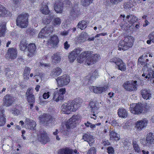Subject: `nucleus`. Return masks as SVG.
Wrapping results in <instances>:
<instances>
[{
	"label": "nucleus",
	"mask_w": 154,
	"mask_h": 154,
	"mask_svg": "<svg viewBox=\"0 0 154 154\" xmlns=\"http://www.w3.org/2000/svg\"><path fill=\"white\" fill-rule=\"evenodd\" d=\"M2 8H0V16H4L7 14V11L6 8L2 5Z\"/></svg>",
	"instance_id": "52"
},
{
	"label": "nucleus",
	"mask_w": 154,
	"mask_h": 154,
	"mask_svg": "<svg viewBox=\"0 0 154 154\" xmlns=\"http://www.w3.org/2000/svg\"><path fill=\"white\" fill-rule=\"evenodd\" d=\"M88 38L87 34L86 32H84L81 34L78 38V40L79 42L83 43L85 42Z\"/></svg>",
	"instance_id": "37"
},
{
	"label": "nucleus",
	"mask_w": 154,
	"mask_h": 154,
	"mask_svg": "<svg viewBox=\"0 0 154 154\" xmlns=\"http://www.w3.org/2000/svg\"><path fill=\"white\" fill-rule=\"evenodd\" d=\"M132 145L135 152L138 153L140 152V148L137 143V142L135 140H132Z\"/></svg>",
	"instance_id": "41"
},
{
	"label": "nucleus",
	"mask_w": 154,
	"mask_h": 154,
	"mask_svg": "<svg viewBox=\"0 0 154 154\" xmlns=\"http://www.w3.org/2000/svg\"><path fill=\"white\" fill-rule=\"evenodd\" d=\"M122 0H104V3L107 5H109L111 4H117Z\"/></svg>",
	"instance_id": "47"
},
{
	"label": "nucleus",
	"mask_w": 154,
	"mask_h": 154,
	"mask_svg": "<svg viewBox=\"0 0 154 154\" xmlns=\"http://www.w3.org/2000/svg\"><path fill=\"white\" fill-rule=\"evenodd\" d=\"M149 106L146 103L138 104L132 106L131 112L134 114H140L146 112L148 110Z\"/></svg>",
	"instance_id": "3"
},
{
	"label": "nucleus",
	"mask_w": 154,
	"mask_h": 154,
	"mask_svg": "<svg viewBox=\"0 0 154 154\" xmlns=\"http://www.w3.org/2000/svg\"><path fill=\"white\" fill-rule=\"evenodd\" d=\"M98 75L97 72L96 71H95L91 75H90L87 76L86 77V79H88V82L90 81L91 82V81L94 80L98 76Z\"/></svg>",
	"instance_id": "36"
},
{
	"label": "nucleus",
	"mask_w": 154,
	"mask_h": 154,
	"mask_svg": "<svg viewBox=\"0 0 154 154\" xmlns=\"http://www.w3.org/2000/svg\"><path fill=\"white\" fill-rule=\"evenodd\" d=\"M14 98L11 95L7 94L4 97L3 100L5 106H11L14 101Z\"/></svg>",
	"instance_id": "17"
},
{
	"label": "nucleus",
	"mask_w": 154,
	"mask_h": 154,
	"mask_svg": "<svg viewBox=\"0 0 154 154\" xmlns=\"http://www.w3.org/2000/svg\"><path fill=\"white\" fill-rule=\"evenodd\" d=\"M29 15L26 13H23L19 15L16 20L17 25L21 28H25L28 24Z\"/></svg>",
	"instance_id": "5"
},
{
	"label": "nucleus",
	"mask_w": 154,
	"mask_h": 154,
	"mask_svg": "<svg viewBox=\"0 0 154 154\" xmlns=\"http://www.w3.org/2000/svg\"><path fill=\"white\" fill-rule=\"evenodd\" d=\"M82 101L80 99H76L63 104L61 106V111L66 114H69L71 111H75L80 106Z\"/></svg>",
	"instance_id": "1"
},
{
	"label": "nucleus",
	"mask_w": 154,
	"mask_h": 154,
	"mask_svg": "<svg viewBox=\"0 0 154 154\" xmlns=\"http://www.w3.org/2000/svg\"><path fill=\"white\" fill-rule=\"evenodd\" d=\"M31 69L30 68L28 67H25L24 69L23 73L27 74H29Z\"/></svg>",
	"instance_id": "58"
},
{
	"label": "nucleus",
	"mask_w": 154,
	"mask_h": 154,
	"mask_svg": "<svg viewBox=\"0 0 154 154\" xmlns=\"http://www.w3.org/2000/svg\"><path fill=\"white\" fill-rule=\"evenodd\" d=\"M82 50V48H78L72 51L69 56V61L71 62H73Z\"/></svg>",
	"instance_id": "15"
},
{
	"label": "nucleus",
	"mask_w": 154,
	"mask_h": 154,
	"mask_svg": "<svg viewBox=\"0 0 154 154\" xmlns=\"http://www.w3.org/2000/svg\"><path fill=\"white\" fill-rule=\"evenodd\" d=\"M5 75L8 79H11L13 77V75L14 73V71L9 68H7L5 70Z\"/></svg>",
	"instance_id": "35"
},
{
	"label": "nucleus",
	"mask_w": 154,
	"mask_h": 154,
	"mask_svg": "<svg viewBox=\"0 0 154 154\" xmlns=\"http://www.w3.org/2000/svg\"><path fill=\"white\" fill-rule=\"evenodd\" d=\"M148 38L151 39L152 42L154 43V31L151 32L148 36Z\"/></svg>",
	"instance_id": "59"
},
{
	"label": "nucleus",
	"mask_w": 154,
	"mask_h": 154,
	"mask_svg": "<svg viewBox=\"0 0 154 154\" xmlns=\"http://www.w3.org/2000/svg\"><path fill=\"white\" fill-rule=\"evenodd\" d=\"M130 145V143L126 141L124 142V147L125 149H128L129 146Z\"/></svg>",
	"instance_id": "63"
},
{
	"label": "nucleus",
	"mask_w": 154,
	"mask_h": 154,
	"mask_svg": "<svg viewBox=\"0 0 154 154\" xmlns=\"http://www.w3.org/2000/svg\"><path fill=\"white\" fill-rule=\"evenodd\" d=\"M61 23L60 19L58 17L53 18L52 23L54 26H59Z\"/></svg>",
	"instance_id": "45"
},
{
	"label": "nucleus",
	"mask_w": 154,
	"mask_h": 154,
	"mask_svg": "<svg viewBox=\"0 0 154 154\" xmlns=\"http://www.w3.org/2000/svg\"><path fill=\"white\" fill-rule=\"evenodd\" d=\"M56 80L58 86H63L67 85L70 82L69 76L66 75H64L58 77Z\"/></svg>",
	"instance_id": "12"
},
{
	"label": "nucleus",
	"mask_w": 154,
	"mask_h": 154,
	"mask_svg": "<svg viewBox=\"0 0 154 154\" xmlns=\"http://www.w3.org/2000/svg\"><path fill=\"white\" fill-rule=\"evenodd\" d=\"M137 81H136L130 82L127 81L125 82L123 86L126 91H129L137 90Z\"/></svg>",
	"instance_id": "10"
},
{
	"label": "nucleus",
	"mask_w": 154,
	"mask_h": 154,
	"mask_svg": "<svg viewBox=\"0 0 154 154\" xmlns=\"http://www.w3.org/2000/svg\"><path fill=\"white\" fill-rule=\"evenodd\" d=\"M62 72V70L59 67H57L53 69L51 75L53 77H55L60 75Z\"/></svg>",
	"instance_id": "32"
},
{
	"label": "nucleus",
	"mask_w": 154,
	"mask_h": 154,
	"mask_svg": "<svg viewBox=\"0 0 154 154\" xmlns=\"http://www.w3.org/2000/svg\"><path fill=\"white\" fill-rule=\"evenodd\" d=\"M140 93L142 97L144 99H149L151 97V91L149 89H143L141 90Z\"/></svg>",
	"instance_id": "22"
},
{
	"label": "nucleus",
	"mask_w": 154,
	"mask_h": 154,
	"mask_svg": "<svg viewBox=\"0 0 154 154\" xmlns=\"http://www.w3.org/2000/svg\"><path fill=\"white\" fill-rule=\"evenodd\" d=\"M54 16L53 14H49L48 18H45L43 19L42 22L45 24H48L50 22V20L53 19Z\"/></svg>",
	"instance_id": "46"
},
{
	"label": "nucleus",
	"mask_w": 154,
	"mask_h": 154,
	"mask_svg": "<svg viewBox=\"0 0 154 154\" xmlns=\"http://www.w3.org/2000/svg\"><path fill=\"white\" fill-rule=\"evenodd\" d=\"M107 152L109 154H114V148L112 147L109 146L108 147Z\"/></svg>",
	"instance_id": "57"
},
{
	"label": "nucleus",
	"mask_w": 154,
	"mask_h": 154,
	"mask_svg": "<svg viewBox=\"0 0 154 154\" xmlns=\"http://www.w3.org/2000/svg\"><path fill=\"white\" fill-rule=\"evenodd\" d=\"M79 8L77 6H74L70 10V14L71 16H76L79 13Z\"/></svg>",
	"instance_id": "38"
},
{
	"label": "nucleus",
	"mask_w": 154,
	"mask_h": 154,
	"mask_svg": "<svg viewBox=\"0 0 154 154\" xmlns=\"http://www.w3.org/2000/svg\"><path fill=\"white\" fill-rule=\"evenodd\" d=\"M140 142L143 145L149 146L151 144H154V134L149 132L147 134L146 138H143L140 139Z\"/></svg>",
	"instance_id": "6"
},
{
	"label": "nucleus",
	"mask_w": 154,
	"mask_h": 154,
	"mask_svg": "<svg viewBox=\"0 0 154 154\" xmlns=\"http://www.w3.org/2000/svg\"><path fill=\"white\" fill-rule=\"evenodd\" d=\"M126 19L129 23L132 24L136 22L137 20L138 19L134 15L130 14L127 16Z\"/></svg>",
	"instance_id": "31"
},
{
	"label": "nucleus",
	"mask_w": 154,
	"mask_h": 154,
	"mask_svg": "<svg viewBox=\"0 0 154 154\" xmlns=\"http://www.w3.org/2000/svg\"><path fill=\"white\" fill-rule=\"evenodd\" d=\"M54 9L57 13H61L63 11V4L62 2L56 1L54 5Z\"/></svg>",
	"instance_id": "19"
},
{
	"label": "nucleus",
	"mask_w": 154,
	"mask_h": 154,
	"mask_svg": "<svg viewBox=\"0 0 154 154\" xmlns=\"http://www.w3.org/2000/svg\"><path fill=\"white\" fill-rule=\"evenodd\" d=\"M93 0H81V4L84 6H88L92 2Z\"/></svg>",
	"instance_id": "49"
},
{
	"label": "nucleus",
	"mask_w": 154,
	"mask_h": 154,
	"mask_svg": "<svg viewBox=\"0 0 154 154\" xmlns=\"http://www.w3.org/2000/svg\"><path fill=\"white\" fill-rule=\"evenodd\" d=\"M78 115H74L66 122L65 125L67 129L73 128L76 126V123L79 119Z\"/></svg>",
	"instance_id": "8"
},
{
	"label": "nucleus",
	"mask_w": 154,
	"mask_h": 154,
	"mask_svg": "<svg viewBox=\"0 0 154 154\" xmlns=\"http://www.w3.org/2000/svg\"><path fill=\"white\" fill-rule=\"evenodd\" d=\"M73 150L69 147H66L59 149L58 154H73Z\"/></svg>",
	"instance_id": "29"
},
{
	"label": "nucleus",
	"mask_w": 154,
	"mask_h": 154,
	"mask_svg": "<svg viewBox=\"0 0 154 154\" xmlns=\"http://www.w3.org/2000/svg\"><path fill=\"white\" fill-rule=\"evenodd\" d=\"M40 10L42 14H48L50 11L48 6L43 4L42 5V7L40 8Z\"/></svg>",
	"instance_id": "42"
},
{
	"label": "nucleus",
	"mask_w": 154,
	"mask_h": 154,
	"mask_svg": "<svg viewBox=\"0 0 154 154\" xmlns=\"http://www.w3.org/2000/svg\"><path fill=\"white\" fill-rule=\"evenodd\" d=\"M5 111L2 110L0 111V126L4 125L6 122L5 116L4 114Z\"/></svg>",
	"instance_id": "33"
},
{
	"label": "nucleus",
	"mask_w": 154,
	"mask_h": 154,
	"mask_svg": "<svg viewBox=\"0 0 154 154\" xmlns=\"http://www.w3.org/2000/svg\"><path fill=\"white\" fill-rule=\"evenodd\" d=\"M120 59L119 58L116 57H113L109 60V62H114L116 65L117 64L119 61L120 60Z\"/></svg>",
	"instance_id": "54"
},
{
	"label": "nucleus",
	"mask_w": 154,
	"mask_h": 154,
	"mask_svg": "<svg viewBox=\"0 0 154 154\" xmlns=\"http://www.w3.org/2000/svg\"><path fill=\"white\" fill-rule=\"evenodd\" d=\"M58 42V37L56 35H54L48 40V45H50L52 46H55L57 45Z\"/></svg>",
	"instance_id": "28"
},
{
	"label": "nucleus",
	"mask_w": 154,
	"mask_h": 154,
	"mask_svg": "<svg viewBox=\"0 0 154 154\" xmlns=\"http://www.w3.org/2000/svg\"><path fill=\"white\" fill-rule=\"evenodd\" d=\"M26 97H27V100L30 105V108L32 109L35 102L34 95L33 94V90L32 88H29L27 89Z\"/></svg>",
	"instance_id": "9"
},
{
	"label": "nucleus",
	"mask_w": 154,
	"mask_h": 154,
	"mask_svg": "<svg viewBox=\"0 0 154 154\" xmlns=\"http://www.w3.org/2000/svg\"><path fill=\"white\" fill-rule=\"evenodd\" d=\"M41 124L46 126H52L55 123V119L50 115L44 114L39 117Z\"/></svg>",
	"instance_id": "4"
},
{
	"label": "nucleus",
	"mask_w": 154,
	"mask_h": 154,
	"mask_svg": "<svg viewBox=\"0 0 154 154\" xmlns=\"http://www.w3.org/2000/svg\"><path fill=\"white\" fill-rule=\"evenodd\" d=\"M90 52L89 51H85L82 53L77 58L78 62L80 63H82L86 57L90 55Z\"/></svg>",
	"instance_id": "26"
},
{
	"label": "nucleus",
	"mask_w": 154,
	"mask_h": 154,
	"mask_svg": "<svg viewBox=\"0 0 154 154\" xmlns=\"http://www.w3.org/2000/svg\"><path fill=\"white\" fill-rule=\"evenodd\" d=\"M89 108L91 112L93 113H97V111L99 107L97 106V104L93 102H91L89 105Z\"/></svg>",
	"instance_id": "30"
},
{
	"label": "nucleus",
	"mask_w": 154,
	"mask_h": 154,
	"mask_svg": "<svg viewBox=\"0 0 154 154\" xmlns=\"http://www.w3.org/2000/svg\"><path fill=\"white\" fill-rule=\"evenodd\" d=\"M138 63L139 64L142 65H143V72L144 71V67L145 66L147 65L148 66V68H149V64H148L146 63L145 62L144 60L143 59V56H142L140 57L138 59Z\"/></svg>",
	"instance_id": "40"
},
{
	"label": "nucleus",
	"mask_w": 154,
	"mask_h": 154,
	"mask_svg": "<svg viewBox=\"0 0 154 154\" xmlns=\"http://www.w3.org/2000/svg\"><path fill=\"white\" fill-rule=\"evenodd\" d=\"M36 47L34 44H29L28 46V54L27 56L29 57L33 56L35 53Z\"/></svg>",
	"instance_id": "21"
},
{
	"label": "nucleus",
	"mask_w": 154,
	"mask_h": 154,
	"mask_svg": "<svg viewBox=\"0 0 154 154\" xmlns=\"http://www.w3.org/2000/svg\"><path fill=\"white\" fill-rule=\"evenodd\" d=\"M152 67L154 68V64L152 65ZM144 71L142 74V76L143 77L144 79H152V78H154V71L152 69L148 68V66H147L144 67Z\"/></svg>",
	"instance_id": "11"
},
{
	"label": "nucleus",
	"mask_w": 154,
	"mask_h": 154,
	"mask_svg": "<svg viewBox=\"0 0 154 154\" xmlns=\"http://www.w3.org/2000/svg\"><path fill=\"white\" fill-rule=\"evenodd\" d=\"M87 22L85 20H82L79 22L78 24V26L79 28L81 29H83L87 26Z\"/></svg>",
	"instance_id": "44"
},
{
	"label": "nucleus",
	"mask_w": 154,
	"mask_h": 154,
	"mask_svg": "<svg viewBox=\"0 0 154 154\" xmlns=\"http://www.w3.org/2000/svg\"><path fill=\"white\" fill-rule=\"evenodd\" d=\"M134 42L133 37L130 36L125 37L123 40L120 41L118 45L119 50L125 51L131 47Z\"/></svg>",
	"instance_id": "2"
},
{
	"label": "nucleus",
	"mask_w": 154,
	"mask_h": 154,
	"mask_svg": "<svg viewBox=\"0 0 154 154\" xmlns=\"http://www.w3.org/2000/svg\"><path fill=\"white\" fill-rule=\"evenodd\" d=\"M148 122V120L145 119L138 121L135 124V127L138 131H141L146 127Z\"/></svg>",
	"instance_id": "16"
},
{
	"label": "nucleus",
	"mask_w": 154,
	"mask_h": 154,
	"mask_svg": "<svg viewBox=\"0 0 154 154\" xmlns=\"http://www.w3.org/2000/svg\"><path fill=\"white\" fill-rule=\"evenodd\" d=\"M27 44L24 41H22L21 42L20 48L22 51H24L27 47Z\"/></svg>",
	"instance_id": "48"
},
{
	"label": "nucleus",
	"mask_w": 154,
	"mask_h": 154,
	"mask_svg": "<svg viewBox=\"0 0 154 154\" xmlns=\"http://www.w3.org/2000/svg\"><path fill=\"white\" fill-rule=\"evenodd\" d=\"M38 140L42 144H45L49 141V138L46 133H41L38 135Z\"/></svg>",
	"instance_id": "18"
},
{
	"label": "nucleus",
	"mask_w": 154,
	"mask_h": 154,
	"mask_svg": "<svg viewBox=\"0 0 154 154\" xmlns=\"http://www.w3.org/2000/svg\"><path fill=\"white\" fill-rule=\"evenodd\" d=\"M53 31V28L51 27H45L43 28L39 33L38 37L44 38L49 36Z\"/></svg>",
	"instance_id": "13"
},
{
	"label": "nucleus",
	"mask_w": 154,
	"mask_h": 154,
	"mask_svg": "<svg viewBox=\"0 0 154 154\" xmlns=\"http://www.w3.org/2000/svg\"><path fill=\"white\" fill-rule=\"evenodd\" d=\"M66 92L65 88H61L54 91L53 94V99L56 102L62 101L63 99L64 94Z\"/></svg>",
	"instance_id": "7"
},
{
	"label": "nucleus",
	"mask_w": 154,
	"mask_h": 154,
	"mask_svg": "<svg viewBox=\"0 0 154 154\" xmlns=\"http://www.w3.org/2000/svg\"><path fill=\"white\" fill-rule=\"evenodd\" d=\"M110 138L111 140H118L120 139L119 134L114 131H112L109 134Z\"/></svg>",
	"instance_id": "39"
},
{
	"label": "nucleus",
	"mask_w": 154,
	"mask_h": 154,
	"mask_svg": "<svg viewBox=\"0 0 154 154\" xmlns=\"http://www.w3.org/2000/svg\"><path fill=\"white\" fill-rule=\"evenodd\" d=\"M9 111L10 112L15 115H18L20 113V111L15 108H14L13 109H9Z\"/></svg>",
	"instance_id": "51"
},
{
	"label": "nucleus",
	"mask_w": 154,
	"mask_h": 154,
	"mask_svg": "<svg viewBox=\"0 0 154 154\" xmlns=\"http://www.w3.org/2000/svg\"><path fill=\"white\" fill-rule=\"evenodd\" d=\"M116 65L117 66V68L119 69L122 71H124L125 70V64L121 59L117 63Z\"/></svg>",
	"instance_id": "34"
},
{
	"label": "nucleus",
	"mask_w": 154,
	"mask_h": 154,
	"mask_svg": "<svg viewBox=\"0 0 154 154\" xmlns=\"http://www.w3.org/2000/svg\"><path fill=\"white\" fill-rule=\"evenodd\" d=\"M82 139L85 141L87 142L90 146L93 145L94 142V138L90 134L86 133L84 134L83 135Z\"/></svg>",
	"instance_id": "20"
},
{
	"label": "nucleus",
	"mask_w": 154,
	"mask_h": 154,
	"mask_svg": "<svg viewBox=\"0 0 154 154\" xmlns=\"http://www.w3.org/2000/svg\"><path fill=\"white\" fill-rule=\"evenodd\" d=\"M6 31V26L5 23H0V37L3 36Z\"/></svg>",
	"instance_id": "43"
},
{
	"label": "nucleus",
	"mask_w": 154,
	"mask_h": 154,
	"mask_svg": "<svg viewBox=\"0 0 154 154\" xmlns=\"http://www.w3.org/2000/svg\"><path fill=\"white\" fill-rule=\"evenodd\" d=\"M50 96L49 92L45 93L43 95V97L45 99L48 98Z\"/></svg>",
	"instance_id": "62"
},
{
	"label": "nucleus",
	"mask_w": 154,
	"mask_h": 154,
	"mask_svg": "<svg viewBox=\"0 0 154 154\" xmlns=\"http://www.w3.org/2000/svg\"><path fill=\"white\" fill-rule=\"evenodd\" d=\"M86 63L88 65L93 64L94 63V62L91 55L87 58L86 60Z\"/></svg>",
	"instance_id": "50"
},
{
	"label": "nucleus",
	"mask_w": 154,
	"mask_h": 154,
	"mask_svg": "<svg viewBox=\"0 0 154 154\" xmlns=\"http://www.w3.org/2000/svg\"><path fill=\"white\" fill-rule=\"evenodd\" d=\"M87 154H96L95 148L94 147H91Z\"/></svg>",
	"instance_id": "56"
},
{
	"label": "nucleus",
	"mask_w": 154,
	"mask_h": 154,
	"mask_svg": "<svg viewBox=\"0 0 154 154\" xmlns=\"http://www.w3.org/2000/svg\"><path fill=\"white\" fill-rule=\"evenodd\" d=\"M13 5L14 7H16L20 3V0H13Z\"/></svg>",
	"instance_id": "61"
},
{
	"label": "nucleus",
	"mask_w": 154,
	"mask_h": 154,
	"mask_svg": "<svg viewBox=\"0 0 154 154\" xmlns=\"http://www.w3.org/2000/svg\"><path fill=\"white\" fill-rule=\"evenodd\" d=\"M25 123L27 125V128L31 130L35 129L36 126V122L32 120H30L29 119L26 118Z\"/></svg>",
	"instance_id": "25"
},
{
	"label": "nucleus",
	"mask_w": 154,
	"mask_h": 154,
	"mask_svg": "<svg viewBox=\"0 0 154 154\" xmlns=\"http://www.w3.org/2000/svg\"><path fill=\"white\" fill-rule=\"evenodd\" d=\"M117 114L119 117L125 118L128 116L126 110L123 107L119 108L117 111Z\"/></svg>",
	"instance_id": "27"
},
{
	"label": "nucleus",
	"mask_w": 154,
	"mask_h": 154,
	"mask_svg": "<svg viewBox=\"0 0 154 154\" xmlns=\"http://www.w3.org/2000/svg\"><path fill=\"white\" fill-rule=\"evenodd\" d=\"M91 55L92 57L94 63L100 59V57L98 54H96L94 55Z\"/></svg>",
	"instance_id": "53"
},
{
	"label": "nucleus",
	"mask_w": 154,
	"mask_h": 154,
	"mask_svg": "<svg viewBox=\"0 0 154 154\" xmlns=\"http://www.w3.org/2000/svg\"><path fill=\"white\" fill-rule=\"evenodd\" d=\"M43 74H40L39 75H35L34 76V78L36 79L37 82H38L39 80H42V77H43Z\"/></svg>",
	"instance_id": "55"
},
{
	"label": "nucleus",
	"mask_w": 154,
	"mask_h": 154,
	"mask_svg": "<svg viewBox=\"0 0 154 154\" xmlns=\"http://www.w3.org/2000/svg\"><path fill=\"white\" fill-rule=\"evenodd\" d=\"M89 88L91 91L92 90L94 93L97 94H101L103 91L107 90L108 87H96L91 86Z\"/></svg>",
	"instance_id": "24"
},
{
	"label": "nucleus",
	"mask_w": 154,
	"mask_h": 154,
	"mask_svg": "<svg viewBox=\"0 0 154 154\" xmlns=\"http://www.w3.org/2000/svg\"><path fill=\"white\" fill-rule=\"evenodd\" d=\"M131 6L130 5V3L129 2H127L125 3L124 7L125 8H131Z\"/></svg>",
	"instance_id": "64"
},
{
	"label": "nucleus",
	"mask_w": 154,
	"mask_h": 154,
	"mask_svg": "<svg viewBox=\"0 0 154 154\" xmlns=\"http://www.w3.org/2000/svg\"><path fill=\"white\" fill-rule=\"evenodd\" d=\"M51 60L52 62L55 64L60 62L61 60L60 53L57 52L53 54L51 57Z\"/></svg>",
	"instance_id": "23"
},
{
	"label": "nucleus",
	"mask_w": 154,
	"mask_h": 154,
	"mask_svg": "<svg viewBox=\"0 0 154 154\" xmlns=\"http://www.w3.org/2000/svg\"><path fill=\"white\" fill-rule=\"evenodd\" d=\"M17 49L14 48H11L8 49L5 57L8 60H14L17 57Z\"/></svg>",
	"instance_id": "14"
},
{
	"label": "nucleus",
	"mask_w": 154,
	"mask_h": 154,
	"mask_svg": "<svg viewBox=\"0 0 154 154\" xmlns=\"http://www.w3.org/2000/svg\"><path fill=\"white\" fill-rule=\"evenodd\" d=\"M63 3L66 7H69L70 5L71 2L69 0H65L64 1Z\"/></svg>",
	"instance_id": "60"
}]
</instances>
